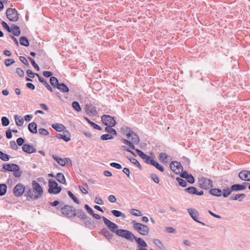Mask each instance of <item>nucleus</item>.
<instances>
[{"instance_id":"5701e85b","label":"nucleus","mask_w":250,"mask_h":250,"mask_svg":"<svg viewBox=\"0 0 250 250\" xmlns=\"http://www.w3.org/2000/svg\"><path fill=\"white\" fill-rule=\"evenodd\" d=\"M168 157L169 156L166 153L161 152L159 154L158 158H159V161L161 163H162L163 164H166L168 162Z\"/></svg>"},{"instance_id":"f03ea898","label":"nucleus","mask_w":250,"mask_h":250,"mask_svg":"<svg viewBox=\"0 0 250 250\" xmlns=\"http://www.w3.org/2000/svg\"><path fill=\"white\" fill-rule=\"evenodd\" d=\"M132 224L133 225L134 229L140 234L143 235L148 234L149 229L147 226L140 223H137L135 220L132 221Z\"/></svg>"},{"instance_id":"864d4df0","label":"nucleus","mask_w":250,"mask_h":250,"mask_svg":"<svg viewBox=\"0 0 250 250\" xmlns=\"http://www.w3.org/2000/svg\"><path fill=\"white\" fill-rule=\"evenodd\" d=\"M135 151H136L138 155L143 160H145L146 158V157L148 156L139 149H135Z\"/></svg>"},{"instance_id":"603ef678","label":"nucleus","mask_w":250,"mask_h":250,"mask_svg":"<svg viewBox=\"0 0 250 250\" xmlns=\"http://www.w3.org/2000/svg\"><path fill=\"white\" fill-rule=\"evenodd\" d=\"M1 124L3 126H6L10 124L9 119L6 117H2L1 118Z\"/></svg>"},{"instance_id":"052dcab7","label":"nucleus","mask_w":250,"mask_h":250,"mask_svg":"<svg viewBox=\"0 0 250 250\" xmlns=\"http://www.w3.org/2000/svg\"><path fill=\"white\" fill-rule=\"evenodd\" d=\"M85 222L84 223L85 226L89 228H91L93 227V223L90 218L88 217V219L85 220Z\"/></svg>"},{"instance_id":"9b49d317","label":"nucleus","mask_w":250,"mask_h":250,"mask_svg":"<svg viewBox=\"0 0 250 250\" xmlns=\"http://www.w3.org/2000/svg\"><path fill=\"white\" fill-rule=\"evenodd\" d=\"M171 170L176 174H179L180 169L183 171V167L180 162L176 161L171 162L169 164Z\"/></svg>"},{"instance_id":"bf43d9fd","label":"nucleus","mask_w":250,"mask_h":250,"mask_svg":"<svg viewBox=\"0 0 250 250\" xmlns=\"http://www.w3.org/2000/svg\"><path fill=\"white\" fill-rule=\"evenodd\" d=\"M39 133L40 134L43 136H47L49 133L46 129L43 128H40L39 129Z\"/></svg>"},{"instance_id":"6e6552de","label":"nucleus","mask_w":250,"mask_h":250,"mask_svg":"<svg viewBox=\"0 0 250 250\" xmlns=\"http://www.w3.org/2000/svg\"><path fill=\"white\" fill-rule=\"evenodd\" d=\"M7 19L11 21L16 22L19 19L18 11L15 8H8L6 12Z\"/></svg>"},{"instance_id":"338daca9","label":"nucleus","mask_w":250,"mask_h":250,"mask_svg":"<svg viewBox=\"0 0 250 250\" xmlns=\"http://www.w3.org/2000/svg\"><path fill=\"white\" fill-rule=\"evenodd\" d=\"M145 162L147 164L152 165L154 160L152 159L150 156H147L146 158L144 160Z\"/></svg>"},{"instance_id":"423d86ee","label":"nucleus","mask_w":250,"mask_h":250,"mask_svg":"<svg viewBox=\"0 0 250 250\" xmlns=\"http://www.w3.org/2000/svg\"><path fill=\"white\" fill-rule=\"evenodd\" d=\"M199 187L204 189H209L213 187L212 181L206 177H202L199 179Z\"/></svg>"},{"instance_id":"39448f33","label":"nucleus","mask_w":250,"mask_h":250,"mask_svg":"<svg viewBox=\"0 0 250 250\" xmlns=\"http://www.w3.org/2000/svg\"><path fill=\"white\" fill-rule=\"evenodd\" d=\"M121 131L124 135H125L127 138H130L131 140H133L134 143H136L137 140L138 141V135L135 132L132 131L130 128L124 126L121 127Z\"/></svg>"},{"instance_id":"680f3d73","label":"nucleus","mask_w":250,"mask_h":250,"mask_svg":"<svg viewBox=\"0 0 250 250\" xmlns=\"http://www.w3.org/2000/svg\"><path fill=\"white\" fill-rule=\"evenodd\" d=\"M150 176L153 181L157 184H158L160 182V179L158 176L155 173H151Z\"/></svg>"},{"instance_id":"dca6fc26","label":"nucleus","mask_w":250,"mask_h":250,"mask_svg":"<svg viewBox=\"0 0 250 250\" xmlns=\"http://www.w3.org/2000/svg\"><path fill=\"white\" fill-rule=\"evenodd\" d=\"M138 141L137 140L136 143H134V141L132 140H131V141H129V140H128L127 139H121V141L124 144L128 146H129L132 149L135 150L136 148H135V146L134 145L139 144L140 141L139 136H138Z\"/></svg>"},{"instance_id":"f704fd0d","label":"nucleus","mask_w":250,"mask_h":250,"mask_svg":"<svg viewBox=\"0 0 250 250\" xmlns=\"http://www.w3.org/2000/svg\"><path fill=\"white\" fill-rule=\"evenodd\" d=\"M14 167H15L14 168V170L12 171L14 172V176L15 177L19 178L21 175L22 172L20 171V168L18 165L14 166Z\"/></svg>"},{"instance_id":"a211bd4d","label":"nucleus","mask_w":250,"mask_h":250,"mask_svg":"<svg viewBox=\"0 0 250 250\" xmlns=\"http://www.w3.org/2000/svg\"><path fill=\"white\" fill-rule=\"evenodd\" d=\"M22 150L28 154H31L36 152V149L33 145L25 144L22 147Z\"/></svg>"},{"instance_id":"58836bf2","label":"nucleus","mask_w":250,"mask_h":250,"mask_svg":"<svg viewBox=\"0 0 250 250\" xmlns=\"http://www.w3.org/2000/svg\"><path fill=\"white\" fill-rule=\"evenodd\" d=\"M112 214L116 217H122L123 218H125L126 216L125 214L122 213L121 211L117 210H112L111 211Z\"/></svg>"},{"instance_id":"a19ab883","label":"nucleus","mask_w":250,"mask_h":250,"mask_svg":"<svg viewBox=\"0 0 250 250\" xmlns=\"http://www.w3.org/2000/svg\"><path fill=\"white\" fill-rule=\"evenodd\" d=\"M154 243L155 245H156L159 248H160L162 250H166L165 247L163 245L161 241L157 239H155L154 240Z\"/></svg>"},{"instance_id":"ddd939ff","label":"nucleus","mask_w":250,"mask_h":250,"mask_svg":"<svg viewBox=\"0 0 250 250\" xmlns=\"http://www.w3.org/2000/svg\"><path fill=\"white\" fill-rule=\"evenodd\" d=\"M85 112L91 116H96L98 111L95 106L91 104H87L85 105Z\"/></svg>"},{"instance_id":"20e7f679","label":"nucleus","mask_w":250,"mask_h":250,"mask_svg":"<svg viewBox=\"0 0 250 250\" xmlns=\"http://www.w3.org/2000/svg\"><path fill=\"white\" fill-rule=\"evenodd\" d=\"M48 192L50 194H57L62 189V187L59 186L58 183L55 180L52 179L48 181Z\"/></svg>"},{"instance_id":"4c0bfd02","label":"nucleus","mask_w":250,"mask_h":250,"mask_svg":"<svg viewBox=\"0 0 250 250\" xmlns=\"http://www.w3.org/2000/svg\"><path fill=\"white\" fill-rule=\"evenodd\" d=\"M84 119L92 126L94 129L101 130L102 129V127H100L98 125L96 124L95 123L91 122L88 118L84 117Z\"/></svg>"},{"instance_id":"e433bc0d","label":"nucleus","mask_w":250,"mask_h":250,"mask_svg":"<svg viewBox=\"0 0 250 250\" xmlns=\"http://www.w3.org/2000/svg\"><path fill=\"white\" fill-rule=\"evenodd\" d=\"M14 118L17 125L21 126L23 125L24 120L21 116H19L17 115L15 116Z\"/></svg>"},{"instance_id":"393cba45","label":"nucleus","mask_w":250,"mask_h":250,"mask_svg":"<svg viewBox=\"0 0 250 250\" xmlns=\"http://www.w3.org/2000/svg\"><path fill=\"white\" fill-rule=\"evenodd\" d=\"M11 33H12L15 36H19L21 34V31L19 26L16 25L12 24L11 25Z\"/></svg>"},{"instance_id":"09e8293b","label":"nucleus","mask_w":250,"mask_h":250,"mask_svg":"<svg viewBox=\"0 0 250 250\" xmlns=\"http://www.w3.org/2000/svg\"><path fill=\"white\" fill-rule=\"evenodd\" d=\"M130 212L132 215L136 216H141L142 215L141 211L137 209L132 208Z\"/></svg>"},{"instance_id":"7ed1b4c3","label":"nucleus","mask_w":250,"mask_h":250,"mask_svg":"<svg viewBox=\"0 0 250 250\" xmlns=\"http://www.w3.org/2000/svg\"><path fill=\"white\" fill-rule=\"evenodd\" d=\"M57 209H61L62 214L67 218H73V214L75 208L72 206L66 205L60 208L59 206L56 208Z\"/></svg>"},{"instance_id":"f257e3e1","label":"nucleus","mask_w":250,"mask_h":250,"mask_svg":"<svg viewBox=\"0 0 250 250\" xmlns=\"http://www.w3.org/2000/svg\"><path fill=\"white\" fill-rule=\"evenodd\" d=\"M32 188L25 191V196L35 200L40 198L43 194V189L39 183L36 181L32 182Z\"/></svg>"},{"instance_id":"cd10ccee","label":"nucleus","mask_w":250,"mask_h":250,"mask_svg":"<svg viewBox=\"0 0 250 250\" xmlns=\"http://www.w3.org/2000/svg\"><path fill=\"white\" fill-rule=\"evenodd\" d=\"M57 88L63 93L68 92L69 91L68 86L64 83H59Z\"/></svg>"},{"instance_id":"b1692460","label":"nucleus","mask_w":250,"mask_h":250,"mask_svg":"<svg viewBox=\"0 0 250 250\" xmlns=\"http://www.w3.org/2000/svg\"><path fill=\"white\" fill-rule=\"evenodd\" d=\"M56 180L60 183L66 185V180L62 173L59 172L55 177Z\"/></svg>"},{"instance_id":"13d9d810","label":"nucleus","mask_w":250,"mask_h":250,"mask_svg":"<svg viewBox=\"0 0 250 250\" xmlns=\"http://www.w3.org/2000/svg\"><path fill=\"white\" fill-rule=\"evenodd\" d=\"M15 63V61L13 59H7L5 60L4 64L8 67Z\"/></svg>"},{"instance_id":"6ab92c4d","label":"nucleus","mask_w":250,"mask_h":250,"mask_svg":"<svg viewBox=\"0 0 250 250\" xmlns=\"http://www.w3.org/2000/svg\"><path fill=\"white\" fill-rule=\"evenodd\" d=\"M188 211L192 219L195 222H198V217L199 215L198 211L193 208H188Z\"/></svg>"},{"instance_id":"aec40b11","label":"nucleus","mask_w":250,"mask_h":250,"mask_svg":"<svg viewBox=\"0 0 250 250\" xmlns=\"http://www.w3.org/2000/svg\"><path fill=\"white\" fill-rule=\"evenodd\" d=\"M52 157L59 165L62 166H64L66 165V161H70V159L68 158H65V159H63L56 155H53Z\"/></svg>"},{"instance_id":"72a5a7b5","label":"nucleus","mask_w":250,"mask_h":250,"mask_svg":"<svg viewBox=\"0 0 250 250\" xmlns=\"http://www.w3.org/2000/svg\"><path fill=\"white\" fill-rule=\"evenodd\" d=\"M197 190V189L196 188H195L194 187L190 186L188 188H185L184 189V191L185 192L188 193L190 194H195L196 195V194L197 193H196Z\"/></svg>"},{"instance_id":"3c124183","label":"nucleus","mask_w":250,"mask_h":250,"mask_svg":"<svg viewBox=\"0 0 250 250\" xmlns=\"http://www.w3.org/2000/svg\"><path fill=\"white\" fill-rule=\"evenodd\" d=\"M113 139L112 135L108 134H103L101 136V139L103 141L111 140Z\"/></svg>"},{"instance_id":"473e14b6","label":"nucleus","mask_w":250,"mask_h":250,"mask_svg":"<svg viewBox=\"0 0 250 250\" xmlns=\"http://www.w3.org/2000/svg\"><path fill=\"white\" fill-rule=\"evenodd\" d=\"M20 42L21 45L27 47L29 45V42L28 39L25 37L22 36L20 38Z\"/></svg>"},{"instance_id":"5fc2aeb1","label":"nucleus","mask_w":250,"mask_h":250,"mask_svg":"<svg viewBox=\"0 0 250 250\" xmlns=\"http://www.w3.org/2000/svg\"><path fill=\"white\" fill-rule=\"evenodd\" d=\"M40 83H42L43 84V85L44 86H45L49 91H50L51 92L53 91L52 88L50 86V85L47 83V82L44 79H43L42 80V81H41Z\"/></svg>"},{"instance_id":"37998d69","label":"nucleus","mask_w":250,"mask_h":250,"mask_svg":"<svg viewBox=\"0 0 250 250\" xmlns=\"http://www.w3.org/2000/svg\"><path fill=\"white\" fill-rule=\"evenodd\" d=\"M72 107L77 112L81 111L82 109L79 103L77 101H74L72 103Z\"/></svg>"},{"instance_id":"e2e57ef3","label":"nucleus","mask_w":250,"mask_h":250,"mask_svg":"<svg viewBox=\"0 0 250 250\" xmlns=\"http://www.w3.org/2000/svg\"><path fill=\"white\" fill-rule=\"evenodd\" d=\"M187 181L190 184H193L195 182V179L194 177L191 174H189V175L186 178Z\"/></svg>"},{"instance_id":"c85d7f7f","label":"nucleus","mask_w":250,"mask_h":250,"mask_svg":"<svg viewBox=\"0 0 250 250\" xmlns=\"http://www.w3.org/2000/svg\"><path fill=\"white\" fill-rule=\"evenodd\" d=\"M231 190L238 191L241 190H243L246 189V187H244L243 185L241 184H234L231 186Z\"/></svg>"},{"instance_id":"8fccbe9b","label":"nucleus","mask_w":250,"mask_h":250,"mask_svg":"<svg viewBox=\"0 0 250 250\" xmlns=\"http://www.w3.org/2000/svg\"><path fill=\"white\" fill-rule=\"evenodd\" d=\"M176 180L179 183V185L181 186V187H184V188L187 187V182L185 180H184V179H183L181 178H179V177H177L176 178Z\"/></svg>"},{"instance_id":"4be33fe9","label":"nucleus","mask_w":250,"mask_h":250,"mask_svg":"<svg viewBox=\"0 0 250 250\" xmlns=\"http://www.w3.org/2000/svg\"><path fill=\"white\" fill-rule=\"evenodd\" d=\"M100 233L104 235L106 238V239L109 241L112 240L113 238V235L106 228L103 229L101 230Z\"/></svg>"},{"instance_id":"de8ad7c7","label":"nucleus","mask_w":250,"mask_h":250,"mask_svg":"<svg viewBox=\"0 0 250 250\" xmlns=\"http://www.w3.org/2000/svg\"><path fill=\"white\" fill-rule=\"evenodd\" d=\"M68 195L76 204H79L80 201L77 197H76L70 191H68Z\"/></svg>"},{"instance_id":"ea45409f","label":"nucleus","mask_w":250,"mask_h":250,"mask_svg":"<svg viewBox=\"0 0 250 250\" xmlns=\"http://www.w3.org/2000/svg\"><path fill=\"white\" fill-rule=\"evenodd\" d=\"M7 191V186L5 184H0V196L4 195Z\"/></svg>"},{"instance_id":"4468645a","label":"nucleus","mask_w":250,"mask_h":250,"mask_svg":"<svg viewBox=\"0 0 250 250\" xmlns=\"http://www.w3.org/2000/svg\"><path fill=\"white\" fill-rule=\"evenodd\" d=\"M75 216H77L78 218L83 220L88 219L86 214L82 209H74L73 217Z\"/></svg>"},{"instance_id":"79ce46f5","label":"nucleus","mask_w":250,"mask_h":250,"mask_svg":"<svg viewBox=\"0 0 250 250\" xmlns=\"http://www.w3.org/2000/svg\"><path fill=\"white\" fill-rule=\"evenodd\" d=\"M233 191L231 190V187H230V188H225L222 190V194L223 196L224 197H228L231 193V192Z\"/></svg>"},{"instance_id":"0e129e2a","label":"nucleus","mask_w":250,"mask_h":250,"mask_svg":"<svg viewBox=\"0 0 250 250\" xmlns=\"http://www.w3.org/2000/svg\"><path fill=\"white\" fill-rule=\"evenodd\" d=\"M110 166L111 167L116 168L118 169H120L122 167V166L120 164H118V163H115V162L111 163L110 164Z\"/></svg>"},{"instance_id":"774afa93","label":"nucleus","mask_w":250,"mask_h":250,"mask_svg":"<svg viewBox=\"0 0 250 250\" xmlns=\"http://www.w3.org/2000/svg\"><path fill=\"white\" fill-rule=\"evenodd\" d=\"M94 202L96 204L98 205H102L104 204V202L102 199L98 196L95 197Z\"/></svg>"},{"instance_id":"0eeeda50","label":"nucleus","mask_w":250,"mask_h":250,"mask_svg":"<svg viewBox=\"0 0 250 250\" xmlns=\"http://www.w3.org/2000/svg\"><path fill=\"white\" fill-rule=\"evenodd\" d=\"M118 236L125 238L126 240L133 242L134 240L135 235L131 231L123 229H119L117 232Z\"/></svg>"},{"instance_id":"a18cd8bd","label":"nucleus","mask_w":250,"mask_h":250,"mask_svg":"<svg viewBox=\"0 0 250 250\" xmlns=\"http://www.w3.org/2000/svg\"><path fill=\"white\" fill-rule=\"evenodd\" d=\"M0 159L4 161H8L10 159V156L0 150Z\"/></svg>"},{"instance_id":"7c9ffc66","label":"nucleus","mask_w":250,"mask_h":250,"mask_svg":"<svg viewBox=\"0 0 250 250\" xmlns=\"http://www.w3.org/2000/svg\"><path fill=\"white\" fill-rule=\"evenodd\" d=\"M14 166H18V165L16 164H5L3 165L2 168L5 170L12 171L15 167Z\"/></svg>"},{"instance_id":"c756f323","label":"nucleus","mask_w":250,"mask_h":250,"mask_svg":"<svg viewBox=\"0 0 250 250\" xmlns=\"http://www.w3.org/2000/svg\"><path fill=\"white\" fill-rule=\"evenodd\" d=\"M51 126L53 128L58 132H61L62 131H63L64 129L65 128V126L62 124L59 123L53 124Z\"/></svg>"},{"instance_id":"49530a36","label":"nucleus","mask_w":250,"mask_h":250,"mask_svg":"<svg viewBox=\"0 0 250 250\" xmlns=\"http://www.w3.org/2000/svg\"><path fill=\"white\" fill-rule=\"evenodd\" d=\"M105 131L111 133L113 135H117V131L114 128H111V126H106L105 128Z\"/></svg>"},{"instance_id":"9d476101","label":"nucleus","mask_w":250,"mask_h":250,"mask_svg":"<svg viewBox=\"0 0 250 250\" xmlns=\"http://www.w3.org/2000/svg\"><path fill=\"white\" fill-rule=\"evenodd\" d=\"M102 219H103V221L104 223V224L106 225L107 228L112 232L116 233L117 234V232L118 230L119 229L118 226L117 224L115 223L111 222L105 217L103 216Z\"/></svg>"},{"instance_id":"bb28decb","label":"nucleus","mask_w":250,"mask_h":250,"mask_svg":"<svg viewBox=\"0 0 250 250\" xmlns=\"http://www.w3.org/2000/svg\"><path fill=\"white\" fill-rule=\"evenodd\" d=\"M209 193L213 196L220 197L222 194V191L219 188H212L209 190Z\"/></svg>"},{"instance_id":"c9c22d12","label":"nucleus","mask_w":250,"mask_h":250,"mask_svg":"<svg viewBox=\"0 0 250 250\" xmlns=\"http://www.w3.org/2000/svg\"><path fill=\"white\" fill-rule=\"evenodd\" d=\"M50 83L52 86L54 88H57L59 84L58 80L55 77H51L50 78Z\"/></svg>"},{"instance_id":"2f4dec72","label":"nucleus","mask_w":250,"mask_h":250,"mask_svg":"<svg viewBox=\"0 0 250 250\" xmlns=\"http://www.w3.org/2000/svg\"><path fill=\"white\" fill-rule=\"evenodd\" d=\"M246 195L244 193L237 194L235 195H232L230 197L231 200H238L239 202L242 201V199H240V198H245Z\"/></svg>"},{"instance_id":"c03bdc74","label":"nucleus","mask_w":250,"mask_h":250,"mask_svg":"<svg viewBox=\"0 0 250 250\" xmlns=\"http://www.w3.org/2000/svg\"><path fill=\"white\" fill-rule=\"evenodd\" d=\"M151 165L155 167L157 169H158L160 171H161V172L164 171V168L163 166L161 165H160L156 161L154 160V161L153 162V163H152V164Z\"/></svg>"},{"instance_id":"a878e982","label":"nucleus","mask_w":250,"mask_h":250,"mask_svg":"<svg viewBox=\"0 0 250 250\" xmlns=\"http://www.w3.org/2000/svg\"><path fill=\"white\" fill-rule=\"evenodd\" d=\"M28 128L30 132L33 134L37 133V125L36 123H30L28 125Z\"/></svg>"},{"instance_id":"f8f14e48","label":"nucleus","mask_w":250,"mask_h":250,"mask_svg":"<svg viewBox=\"0 0 250 250\" xmlns=\"http://www.w3.org/2000/svg\"><path fill=\"white\" fill-rule=\"evenodd\" d=\"M25 191V187L21 184H17L13 189V193L15 196L20 197Z\"/></svg>"},{"instance_id":"2eb2a0df","label":"nucleus","mask_w":250,"mask_h":250,"mask_svg":"<svg viewBox=\"0 0 250 250\" xmlns=\"http://www.w3.org/2000/svg\"><path fill=\"white\" fill-rule=\"evenodd\" d=\"M238 177L243 181H250V171L243 170L239 173Z\"/></svg>"},{"instance_id":"412c9836","label":"nucleus","mask_w":250,"mask_h":250,"mask_svg":"<svg viewBox=\"0 0 250 250\" xmlns=\"http://www.w3.org/2000/svg\"><path fill=\"white\" fill-rule=\"evenodd\" d=\"M134 240L138 244V249L142 248H146L147 247V244L142 238L137 237L135 236Z\"/></svg>"},{"instance_id":"f3484780","label":"nucleus","mask_w":250,"mask_h":250,"mask_svg":"<svg viewBox=\"0 0 250 250\" xmlns=\"http://www.w3.org/2000/svg\"><path fill=\"white\" fill-rule=\"evenodd\" d=\"M57 138L58 139H62L64 141L67 142L70 140L71 135L69 132L67 130H64L63 131L62 134H57L56 136Z\"/></svg>"},{"instance_id":"4d7b16f0","label":"nucleus","mask_w":250,"mask_h":250,"mask_svg":"<svg viewBox=\"0 0 250 250\" xmlns=\"http://www.w3.org/2000/svg\"><path fill=\"white\" fill-rule=\"evenodd\" d=\"M28 59L30 60L32 65L34 67V68L36 69L37 71H39L40 68L38 65L36 63L35 60L30 57H28Z\"/></svg>"},{"instance_id":"6e6d98bb","label":"nucleus","mask_w":250,"mask_h":250,"mask_svg":"<svg viewBox=\"0 0 250 250\" xmlns=\"http://www.w3.org/2000/svg\"><path fill=\"white\" fill-rule=\"evenodd\" d=\"M130 162L134 165H135L136 167H137L140 169H142V167L139 162L138 161V160L135 159H130Z\"/></svg>"},{"instance_id":"69168bd1","label":"nucleus","mask_w":250,"mask_h":250,"mask_svg":"<svg viewBox=\"0 0 250 250\" xmlns=\"http://www.w3.org/2000/svg\"><path fill=\"white\" fill-rule=\"evenodd\" d=\"M1 25L3 26V27L5 28L8 32L11 33V31H12V30L11 29V28L7 24L6 22L3 21L1 22Z\"/></svg>"},{"instance_id":"1a4fd4ad","label":"nucleus","mask_w":250,"mask_h":250,"mask_svg":"<svg viewBox=\"0 0 250 250\" xmlns=\"http://www.w3.org/2000/svg\"><path fill=\"white\" fill-rule=\"evenodd\" d=\"M103 123L106 126L113 127L116 124L114 118L108 115H104L101 117Z\"/></svg>"}]
</instances>
